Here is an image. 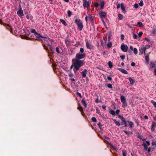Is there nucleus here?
Here are the masks:
<instances>
[{"mask_svg": "<svg viewBox=\"0 0 156 156\" xmlns=\"http://www.w3.org/2000/svg\"><path fill=\"white\" fill-rule=\"evenodd\" d=\"M139 5L140 6H142L144 5L143 1L142 0L140 1V2L139 3Z\"/></svg>", "mask_w": 156, "mask_h": 156, "instance_id": "obj_42", "label": "nucleus"}, {"mask_svg": "<svg viewBox=\"0 0 156 156\" xmlns=\"http://www.w3.org/2000/svg\"><path fill=\"white\" fill-rule=\"evenodd\" d=\"M121 49L123 52H126L128 51V47L127 45L122 43L121 45Z\"/></svg>", "mask_w": 156, "mask_h": 156, "instance_id": "obj_7", "label": "nucleus"}, {"mask_svg": "<svg viewBox=\"0 0 156 156\" xmlns=\"http://www.w3.org/2000/svg\"><path fill=\"white\" fill-rule=\"evenodd\" d=\"M121 6V10L122 12L125 13L126 12V10L125 7L124 6V4L123 3H121L120 4Z\"/></svg>", "mask_w": 156, "mask_h": 156, "instance_id": "obj_11", "label": "nucleus"}, {"mask_svg": "<svg viewBox=\"0 0 156 156\" xmlns=\"http://www.w3.org/2000/svg\"><path fill=\"white\" fill-rule=\"evenodd\" d=\"M76 94L80 98H82V96L81 94L79 93L78 92H77L76 93Z\"/></svg>", "mask_w": 156, "mask_h": 156, "instance_id": "obj_55", "label": "nucleus"}, {"mask_svg": "<svg viewBox=\"0 0 156 156\" xmlns=\"http://www.w3.org/2000/svg\"><path fill=\"white\" fill-rule=\"evenodd\" d=\"M143 50V47H141L139 49V52L140 53V54L142 55L144 52Z\"/></svg>", "mask_w": 156, "mask_h": 156, "instance_id": "obj_37", "label": "nucleus"}, {"mask_svg": "<svg viewBox=\"0 0 156 156\" xmlns=\"http://www.w3.org/2000/svg\"><path fill=\"white\" fill-rule=\"evenodd\" d=\"M120 100L122 103L126 102V100L125 97L123 95H121Z\"/></svg>", "mask_w": 156, "mask_h": 156, "instance_id": "obj_17", "label": "nucleus"}, {"mask_svg": "<svg viewBox=\"0 0 156 156\" xmlns=\"http://www.w3.org/2000/svg\"><path fill=\"white\" fill-rule=\"evenodd\" d=\"M127 122L128 123L129 127L130 128H132L133 127V125H134L133 123L131 121H127Z\"/></svg>", "mask_w": 156, "mask_h": 156, "instance_id": "obj_21", "label": "nucleus"}, {"mask_svg": "<svg viewBox=\"0 0 156 156\" xmlns=\"http://www.w3.org/2000/svg\"><path fill=\"white\" fill-rule=\"evenodd\" d=\"M71 73V72H70V73L68 74L69 76V77H73L74 76V74L73 73Z\"/></svg>", "mask_w": 156, "mask_h": 156, "instance_id": "obj_47", "label": "nucleus"}, {"mask_svg": "<svg viewBox=\"0 0 156 156\" xmlns=\"http://www.w3.org/2000/svg\"><path fill=\"white\" fill-rule=\"evenodd\" d=\"M117 69L124 74H128V72L125 69L121 68H118Z\"/></svg>", "mask_w": 156, "mask_h": 156, "instance_id": "obj_14", "label": "nucleus"}, {"mask_svg": "<svg viewBox=\"0 0 156 156\" xmlns=\"http://www.w3.org/2000/svg\"><path fill=\"white\" fill-rule=\"evenodd\" d=\"M65 43L66 44H67L70 43V41L69 40L66 39L65 40Z\"/></svg>", "mask_w": 156, "mask_h": 156, "instance_id": "obj_46", "label": "nucleus"}, {"mask_svg": "<svg viewBox=\"0 0 156 156\" xmlns=\"http://www.w3.org/2000/svg\"><path fill=\"white\" fill-rule=\"evenodd\" d=\"M155 65L154 62H151L150 63V66H151V68H153V67H154Z\"/></svg>", "mask_w": 156, "mask_h": 156, "instance_id": "obj_45", "label": "nucleus"}, {"mask_svg": "<svg viewBox=\"0 0 156 156\" xmlns=\"http://www.w3.org/2000/svg\"><path fill=\"white\" fill-rule=\"evenodd\" d=\"M81 102L82 104L84 106L85 108L87 107V104H86V102L84 98H83L82 99V100L81 101Z\"/></svg>", "mask_w": 156, "mask_h": 156, "instance_id": "obj_19", "label": "nucleus"}, {"mask_svg": "<svg viewBox=\"0 0 156 156\" xmlns=\"http://www.w3.org/2000/svg\"><path fill=\"white\" fill-rule=\"evenodd\" d=\"M122 152L123 156H127V153L126 150L124 149L123 150H122Z\"/></svg>", "mask_w": 156, "mask_h": 156, "instance_id": "obj_27", "label": "nucleus"}, {"mask_svg": "<svg viewBox=\"0 0 156 156\" xmlns=\"http://www.w3.org/2000/svg\"><path fill=\"white\" fill-rule=\"evenodd\" d=\"M72 64L71 65V66H70V69L71 70L73 67H74V62L73 61H72Z\"/></svg>", "mask_w": 156, "mask_h": 156, "instance_id": "obj_60", "label": "nucleus"}, {"mask_svg": "<svg viewBox=\"0 0 156 156\" xmlns=\"http://www.w3.org/2000/svg\"><path fill=\"white\" fill-rule=\"evenodd\" d=\"M112 46V44L111 42H109V43L107 44V46L108 48H110Z\"/></svg>", "mask_w": 156, "mask_h": 156, "instance_id": "obj_36", "label": "nucleus"}, {"mask_svg": "<svg viewBox=\"0 0 156 156\" xmlns=\"http://www.w3.org/2000/svg\"><path fill=\"white\" fill-rule=\"evenodd\" d=\"M47 45L49 47V49L51 51L52 53L53 54L54 53V48L48 43Z\"/></svg>", "mask_w": 156, "mask_h": 156, "instance_id": "obj_16", "label": "nucleus"}, {"mask_svg": "<svg viewBox=\"0 0 156 156\" xmlns=\"http://www.w3.org/2000/svg\"><path fill=\"white\" fill-rule=\"evenodd\" d=\"M120 112V111L118 109V110H116L115 112V115H116V114L117 115L119 114Z\"/></svg>", "mask_w": 156, "mask_h": 156, "instance_id": "obj_57", "label": "nucleus"}, {"mask_svg": "<svg viewBox=\"0 0 156 156\" xmlns=\"http://www.w3.org/2000/svg\"><path fill=\"white\" fill-rule=\"evenodd\" d=\"M151 147H149L147 149V153H148V154H149L150 155L151 154H149V153L151 152Z\"/></svg>", "mask_w": 156, "mask_h": 156, "instance_id": "obj_51", "label": "nucleus"}, {"mask_svg": "<svg viewBox=\"0 0 156 156\" xmlns=\"http://www.w3.org/2000/svg\"><path fill=\"white\" fill-rule=\"evenodd\" d=\"M98 125L99 128L100 129H101V128L102 125L101 124V123L99 122V123L98 124Z\"/></svg>", "mask_w": 156, "mask_h": 156, "instance_id": "obj_61", "label": "nucleus"}, {"mask_svg": "<svg viewBox=\"0 0 156 156\" xmlns=\"http://www.w3.org/2000/svg\"><path fill=\"white\" fill-rule=\"evenodd\" d=\"M142 146L144 147V149L143 151L144 152H145L147 151V150L148 148V146L146 145V144L145 143H143L142 144Z\"/></svg>", "mask_w": 156, "mask_h": 156, "instance_id": "obj_15", "label": "nucleus"}, {"mask_svg": "<svg viewBox=\"0 0 156 156\" xmlns=\"http://www.w3.org/2000/svg\"><path fill=\"white\" fill-rule=\"evenodd\" d=\"M34 35L35 36H33V38L36 40H40L41 41L42 43V44L44 47V48L46 50V51H47L48 50V48H46L45 45L44 43H45V41H46L47 42H48L45 40L44 39L42 40L40 38H46L47 37H44L42 36L39 33L37 32Z\"/></svg>", "mask_w": 156, "mask_h": 156, "instance_id": "obj_1", "label": "nucleus"}, {"mask_svg": "<svg viewBox=\"0 0 156 156\" xmlns=\"http://www.w3.org/2000/svg\"><path fill=\"white\" fill-rule=\"evenodd\" d=\"M56 51L57 53H60V52L59 49L58 47H56Z\"/></svg>", "mask_w": 156, "mask_h": 156, "instance_id": "obj_56", "label": "nucleus"}, {"mask_svg": "<svg viewBox=\"0 0 156 156\" xmlns=\"http://www.w3.org/2000/svg\"><path fill=\"white\" fill-rule=\"evenodd\" d=\"M156 126V124L155 122H152L151 123V131L152 132L154 131Z\"/></svg>", "mask_w": 156, "mask_h": 156, "instance_id": "obj_10", "label": "nucleus"}, {"mask_svg": "<svg viewBox=\"0 0 156 156\" xmlns=\"http://www.w3.org/2000/svg\"><path fill=\"white\" fill-rule=\"evenodd\" d=\"M84 49L83 48H80V52L79 53H82V54H86L85 53H84Z\"/></svg>", "mask_w": 156, "mask_h": 156, "instance_id": "obj_31", "label": "nucleus"}, {"mask_svg": "<svg viewBox=\"0 0 156 156\" xmlns=\"http://www.w3.org/2000/svg\"><path fill=\"white\" fill-rule=\"evenodd\" d=\"M130 84L132 85L135 82V80L134 79H132L131 77H129L128 78Z\"/></svg>", "mask_w": 156, "mask_h": 156, "instance_id": "obj_18", "label": "nucleus"}, {"mask_svg": "<svg viewBox=\"0 0 156 156\" xmlns=\"http://www.w3.org/2000/svg\"><path fill=\"white\" fill-rule=\"evenodd\" d=\"M134 8H135L136 9L138 8V4H137V3H135L134 5Z\"/></svg>", "mask_w": 156, "mask_h": 156, "instance_id": "obj_58", "label": "nucleus"}, {"mask_svg": "<svg viewBox=\"0 0 156 156\" xmlns=\"http://www.w3.org/2000/svg\"><path fill=\"white\" fill-rule=\"evenodd\" d=\"M137 26H139L140 27H144L143 23L140 21L137 23Z\"/></svg>", "mask_w": 156, "mask_h": 156, "instance_id": "obj_25", "label": "nucleus"}, {"mask_svg": "<svg viewBox=\"0 0 156 156\" xmlns=\"http://www.w3.org/2000/svg\"><path fill=\"white\" fill-rule=\"evenodd\" d=\"M105 4V1L103 0L100 3L101 8V9L104 8Z\"/></svg>", "mask_w": 156, "mask_h": 156, "instance_id": "obj_20", "label": "nucleus"}, {"mask_svg": "<svg viewBox=\"0 0 156 156\" xmlns=\"http://www.w3.org/2000/svg\"><path fill=\"white\" fill-rule=\"evenodd\" d=\"M31 33L34 34V35L37 32L35 29H32L31 30Z\"/></svg>", "mask_w": 156, "mask_h": 156, "instance_id": "obj_41", "label": "nucleus"}, {"mask_svg": "<svg viewBox=\"0 0 156 156\" xmlns=\"http://www.w3.org/2000/svg\"><path fill=\"white\" fill-rule=\"evenodd\" d=\"M72 61L74 62V68L76 70H79L80 67L83 65L85 62L84 60H79L74 58L72 59Z\"/></svg>", "mask_w": 156, "mask_h": 156, "instance_id": "obj_2", "label": "nucleus"}, {"mask_svg": "<svg viewBox=\"0 0 156 156\" xmlns=\"http://www.w3.org/2000/svg\"><path fill=\"white\" fill-rule=\"evenodd\" d=\"M74 23L77 26L78 29L80 31H81L83 27V26L81 20L80 19H76L74 21Z\"/></svg>", "mask_w": 156, "mask_h": 156, "instance_id": "obj_3", "label": "nucleus"}, {"mask_svg": "<svg viewBox=\"0 0 156 156\" xmlns=\"http://www.w3.org/2000/svg\"><path fill=\"white\" fill-rule=\"evenodd\" d=\"M136 136L138 138L140 139H142L143 136L142 135H140L139 133H137L136 134Z\"/></svg>", "mask_w": 156, "mask_h": 156, "instance_id": "obj_29", "label": "nucleus"}, {"mask_svg": "<svg viewBox=\"0 0 156 156\" xmlns=\"http://www.w3.org/2000/svg\"><path fill=\"white\" fill-rule=\"evenodd\" d=\"M118 117L120 119L122 120H123V119H124V118L121 115H118Z\"/></svg>", "mask_w": 156, "mask_h": 156, "instance_id": "obj_49", "label": "nucleus"}, {"mask_svg": "<svg viewBox=\"0 0 156 156\" xmlns=\"http://www.w3.org/2000/svg\"><path fill=\"white\" fill-rule=\"evenodd\" d=\"M120 37L121 40H123L124 38V35L123 34H121Z\"/></svg>", "mask_w": 156, "mask_h": 156, "instance_id": "obj_59", "label": "nucleus"}, {"mask_svg": "<svg viewBox=\"0 0 156 156\" xmlns=\"http://www.w3.org/2000/svg\"><path fill=\"white\" fill-rule=\"evenodd\" d=\"M147 49V48H146V47L144 46H143V50H143V52L144 53V54L145 55H146V53H145V51H146V50Z\"/></svg>", "mask_w": 156, "mask_h": 156, "instance_id": "obj_44", "label": "nucleus"}, {"mask_svg": "<svg viewBox=\"0 0 156 156\" xmlns=\"http://www.w3.org/2000/svg\"><path fill=\"white\" fill-rule=\"evenodd\" d=\"M143 34V33L142 32H139L138 33V36L139 37H141Z\"/></svg>", "mask_w": 156, "mask_h": 156, "instance_id": "obj_63", "label": "nucleus"}, {"mask_svg": "<svg viewBox=\"0 0 156 156\" xmlns=\"http://www.w3.org/2000/svg\"><path fill=\"white\" fill-rule=\"evenodd\" d=\"M151 103L153 104L154 107L156 108V102H155L154 100L151 101Z\"/></svg>", "mask_w": 156, "mask_h": 156, "instance_id": "obj_34", "label": "nucleus"}, {"mask_svg": "<svg viewBox=\"0 0 156 156\" xmlns=\"http://www.w3.org/2000/svg\"><path fill=\"white\" fill-rule=\"evenodd\" d=\"M122 103V107L123 108H125V107H126L127 106V104L126 102H123Z\"/></svg>", "mask_w": 156, "mask_h": 156, "instance_id": "obj_35", "label": "nucleus"}, {"mask_svg": "<svg viewBox=\"0 0 156 156\" xmlns=\"http://www.w3.org/2000/svg\"><path fill=\"white\" fill-rule=\"evenodd\" d=\"M122 121L121 122V125H123L124 124V122H123V121L124 120L125 121H126V119L125 118H124V119L123 120H122Z\"/></svg>", "mask_w": 156, "mask_h": 156, "instance_id": "obj_52", "label": "nucleus"}, {"mask_svg": "<svg viewBox=\"0 0 156 156\" xmlns=\"http://www.w3.org/2000/svg\"><path fill=\"white\" fill-rule=\"evenodd\" d=\"M111 33L110 32L106 34L105 37L106 38V41L107 40L108 41H110V39L111 38Z\"/></svg>", "mask_w": 156, "mask_h": 156, "instance_id": "obj_12", "label": "nucleus"}, {"mask_svg": "<svg viewBox=\"0 0 156 156\" xmlns=\"http://www.w3.org/2000/svg\"><path fill=\"white\" fill-rule=\"evenodd\" d=\"M89 19L91 21L94 20L93 17L90 15L89 16Z\"/></svg>", "mask_w": 156, "mask_h": 156, "instance_id": "obj_43", "label": "nucleus"}, {"mask_svg": "<svg viewBox=\"0 0 156 156\" xmlns=\"http://www.w3.org/2000/svg\"><path fill=\"white\" fill-rule=\"evenodd\" d=\"M17 14L18 16L20 17L21 18L23 16H24L23 12L22 9H19L17 11Z\"/></svg>", "mask_w": 156, "mask_h": 156, "instance_id": "obj_9", "label": "nucleus"}, {"mask_svg": "<svg viewBox=\"0 0 156 156\" xmlns=\"http://www.w3.org/2000/svg\"><path fill=\"white\" fill-rule=\"evenodd\" d=\"M123 132L128 136H129V135L133 134V133L132 132L129 131H127L126 130H124Z\"/></svg>", "mask_w": 156, "mask_h": 156, "instance_id": "obj_22", "label": "nucleus"}, {"mask_svg": "<svg viewBox=\"0 0 156 156\" xmlns=\"http://www.w3.org/2000/svg\"><path fill=\"white\" fill-rule=\"evenodd\" d=\"M99 5V4L98 2H96L94 3V5L95 7H98Z\"/></svg>", "mask_w": 156, "mask_h": 156, "instance_id": "obj_62", "label": "nucleus"}, {"mask_svg": "<svg viewBox=\"0 0 156 156\" xmlns=\"http://www.w3.org/2000/svg\"><path fill=\"white\" fill-rule=\"evenodd\" d=\"M72 12L69 10H68L67 11V14L68 15V16L69 17H70L72 14Z\"/></svg>", "mask_w": 156, "mask_h": 156, "instance_id": "obj_38", "label": "nucleus"}, {"mask_svg": "<svg viewBox=\"0 0 156 156\" xmlns=\"http://www.w3.org/2000/svg\"><path fill=\"white\" fill-rule=\"evenodd\" d=\"M87 48L89 49L90 50L92 49L93 47V46L92 45L91 43H89L88 41L86 40H85Z\"/></svg>", "mask_w": 156, "mask_h": 156, "instance_id": "obj_8", "label": "nucleus"}, {"mask_svg": "<svg viewBox=\"0 0 156 156\" xmlns=\"http://www.w3.org/2000/svg\"><path fill=\"white\" fill-rule=\"evenodd\" d=\"M120 57L122 60H123L125 58V56L123 55H120Z\"/></svg>", "mask_w": 156, "mask_h": 156, "instance_id": "obj_50", "label": "nucleus"}, {"mask_svg": "<svg viewBox=\"0 0 156 156\" xmlns=\"http://www.w3.org/2000/svg\"><path fill=\"white\" fill-rule=\"evenodd\" d=\"M145 59L147 63V64H148L149 60V55H148L146 56L145 57Z\"/></svg>", "mask_w": 156, "mask_h": 156, "instance_id": "obj_23", "label": "nucleus"}, {"mask_svg": "<svg viewBox=\"0 0 156 156\" xmlns=\"http://www.w3.org/2000/svg\"><path fill=\"white\" fill-rule=\"evenodd\" d=\"M146 145L148 146L150 145V143L149 141H146Z\"/></svg>", "mask_w": 156, "mask_h": 156, "instance_id": "obj_64", "label": "nucleus"}, {"mask_svg": "<svg viewBox=\"0 0 156 156\" xmlns=\"http://www.w3.org/2000/svg\"><path fill=\"white\" fill-rule=\"evenodd\" d=\"M83 8L84 9L87 8L88 9L90 6V2L89 1H87V0H83Z\"/></svg>", "mask_w": 156, "mask_h": 156, "instance_id": "obj_5", "label": "nucleus"}, {"mask_svg": "<svg viewBox=\"0 0 156 156\" xmlns=\"http://www.w3.org/2000/svg\"><path fill=\"white\" fill-rule=\"evenodd\" d=\"M100 17L102 21L103 22H104V19L107 16V13L103 11L100 12L99 13Z\"/></svg>", "mask_w": 156, "mask_h": 156, "instance_id": "obj_6", "label": "nucleus"}, {"mask_svg": "<svg viewBox=\"0 0 156 156\" xmlns=\"http://www.w3.org/2000/svg\"><path fill=\"white\" fill-rule=\"evenodd\" d=\"M133 51L134 54H136L138 53V51L136 48H134L133 49Z\"/></svg>", "mask_w": 156, "mask_h": 156, "instance_id": "obj_40", "label": "nucleus"}, {"mask_svg": "<svg viewBox=\"0 0 156 156\" xmlns=\"http://www.w3.org/2000/svg\"><path fill=\"white\" fill-rule=\"evenodd\" d=\"M87 72V69H84V70L81 73L82 74V76L83 77H86Z\"/></svg>", "mask_w": 156, "mask_h": 156, "instance_id": "obj_13", "label": "nucleus"}, {"mask_svg": "<svg viewBox=\"0 0 156 156\" xmlns=\"http://www.w3.org/2000/svg\"><path fill=\"white\" fill-rule=\"evenodd\" d=\"M134 121L135 123H136L137 124V126H139V121L137 119H134Z\"/></svg>", "mask_w": 156, "mask_h": 156, "instance_id": "obj_32", "label": "nucleus"}, {"mask_svg": "<svg viewBox=\"0 0 156 156\" xmlns=\"http://www.w3.org/2000/svg\"><path fill=\"white\" fill-rule=\"evenodd\" d=\"M60 22L65 26H66L67 25V23L64 20L62 19H60Z\"/></svg>", "mask_w": 156, "mask_h": 156, "instance_id": "obj_24", "label": "nucleus"}, {"mask_svg": "<svg viewBox=\"0 0 156 156\" xmlns=\"http://www.w3.org/2000/svg\"><path fill=\"white\" fill-rule=\"evenodd\" d=\"M86 54L77 53L74 59L79 60H81V59L84 58Z\"/></svg>", "mask_w": 156, "mask_h": 156, "instance_id": "obj_4", "label": "nucleus"}, {"mask_svg": "<svg viewBox=\"0 0 156 156\" xmlns=\"http://www.w3.org/2000/svg\"><path fill=\"white\" fill-rule=\"evenodd\" d=\"M133 38L135 39H136L137 37V36L136 34L133 33Z\"/></svg>", "mask_w": 156, "mask_h": 156, "instance_id": "obj_54", "label": "nucleus"}, {"mask_svg": "<svg viewBox=\"0 0 156 156\" xmlns=\"http://www.w3.org/2000/svg\"><path fill=\"white\" fill-rule=\"evenodd\" d=\"M91 120L93 122H97V119L95 117H92Z\"/></svg>", "mask_w": 156, "mask_h": 156, "instance_id": "obj_48", "label": "nucleus"}, {"mask_svg": "<svg viewBox=\"0 0 156 156\" xmlns=\"http://www.w3.org/2000/svg\"><path fill=\"white\" fill-rule=\"evenodd\" d=\"M110 113L112 115H113L114 116H115V112L113 110H112V109L110 110Z\"/></svg>", "mask_w": 156, "mask_h": 156, "instance_id": "obj_28", "label": "nucleus"}, {"mask_svg": "<svg viewBox=\"0 0 156 156\" xmlns=\"http://www.w3.org/2000/svg\"><path fill=\"white\" fill-rule=\"evenodd\" d=\"M113 121L114 123L116 124V125L118 126H119L121 125V124L120 123L118 122L116 119H114L113 120Z\"/></svg>", "mask_w": 156, "mask_h": 156, "instance_id": "obj_26", "label": "nucleus"}, {"mask_svg": "<svg viewBox=\"0 0 156 156\" xmlns=\"http://www.w3.org/2000/svg\"><path fill=\"white\" fill-rule=\"evenodd\" d=\"M118 19L119 20H122L123 19V16L120 14H119L118 15Z\"/></svg>", "mask_w": 156, "mask_h": 156, "instance_id": "obj_30", "label": "nucleus"}, {"mask_svg": "<svg viewBox=\"0 0 156 156\" xmlns=\"http://www.w3.org/2000/svg\"><path fill=\"white\" fill-rule=\"evenodd\" d=\"M107 86L108 88H112V84L110 83H109L107 85Z\"/></svg>", "mask_w": 156, "mask_h": 156, "instance_id": "obj_53", "label": "nucleus"}, {"mask_svg": "<svg viewBox=\"0 0 156 156\" xmlns=\"http://www.w3.org/2000/svg\"><path fill=\"white\" fill-rule=\"evenodd\" d=\"M152 33L154 34H156V28H154L153 29Z\"/></svg>", "mask_w": 156, "mask_h": 156, "instance_id": "obj_39", "label": "nucleus"}, {"mask_svg": "<svg viewBox=\"0 0 156 156\" xmlns=\"http://www.w3.org/2000/svg\"><path fill=\"white\" fill-rule=\"evenodd\" d=\"M108 66L109 68H111L113 66V65L112 62L111 61H109L108 63Z\"/></svg>", "mask_w": 156, "mask_h": 156, "instance_id": "obj_33", "label": "nucleus"}]
</instances>
